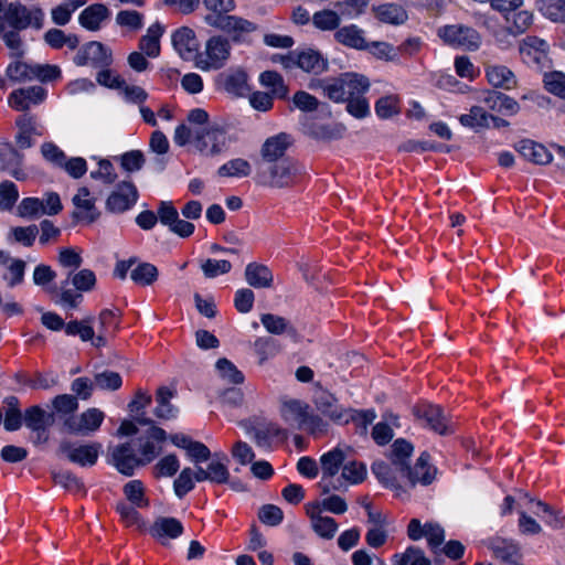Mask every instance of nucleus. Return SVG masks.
Here are the masks:
<instances>
[{
	"instance_id": "nucleus-54",
	"label": "nucleus",
	"mask_w": 565,
	"mask_h": 565,
	"mask_svg": "<svg viewBox=\"0 0 565 565\" xmlns=\"http://www.w3.org/2000/svg\"><path fill=\"white\" fill-rule=\"evenodd\" d=\"M8 262H10V264L7 267V274L3 278L10 288H14L18 285H21L24 280L26 263L20 258H10Z\"/></svg>"
},
{
	"instance_id": "nucleus-4",
	"label": "nucleus",
	"mask_w": 565,
	"mask_h": 565,
	"mask_svg": "<svg viewBox=\"0 0 565 565\" xmlns=\"http://www.w3.org/2000/svg\"><path fill=\"white\" fill-rule=\"evenodd\" d=\"M236 140L224 127L212 124L195 130L193 146L204 157H216L227 151Z\"/></svg>"
},
{
	"instance_id": "nucleus-36",
	"label": "nucleus",
	"mask_w": 565,
	"mask_h": 565,
	"mask_svg": "<svg viewBox=\"0 0 565 565\" xmlns=\"http://www.w3.org/2000/svg\"><path fill=\"white\" fill-rule=\"evenodd\" d=\"M109 15V11L104 4H92L84 9L79 14V23L83 28L89 31H97L100 29L102 22Z\"/></svg>"
},
{
	"instance_id": "nucleus-11",
	"label": "nucleus",
	"mask_w": 565,
	"mask_h": 565,
	"mask_svg": "<svg viewBox=\"0 0 565 565\" xmlns=\"http://www.w3.org/2000/svg\"><path fill=\"white\" fill-rule=\"evenodd\" d=\"M58 450L71 462L81 467H92L97 462L102 445L99 443L81 444L63 440Z\"/></svg>"
},
{
	"instance_id": "nucleus-62",
	"label": "nucleus",
	"mask_w": 565,
	"mask_h": 565,
	"mask_svg": "<svg viewBox=\"0 0 565 565\" xmlns=\"http://www.w3.org/2000/svg\"><path fill=\"white\" fill-rule=\"evenodd\" d=\"M201 269L206 278H215L231 271L232 264L226 259L209 258L201 264Z\"/></svg>"
},
{
	"instance_id": "nucleus-26",
	"label": "nucleus",
	"mask_w": 565,
	"mask_h": 565,
	"mask_svg": "<svg viewBox=\"0 0 565 565\" xmlns=\"http://www.w3.org/2000/svg\"><path fill=\"white\" fill-rule=\"evenodd\" d=\"M167 439L166 431L158 427V426H151L147 430V437L146 439L139 438V455L138 456L143 466L150 463L157 455L160 452V448H157L154 445V441L162 443Z\"/></svg>"
},
{
	"instance_id": "nucleus-30",
	"label": "nucleus",
	"mask_w": 565,
	"mask_h": 565,
	"mask_svg": "<svg viewBox=\"0 0 565 565\" xmlns=\"http://www.w3.org/2000/svg\"><path fill=\"white\" fill-rule=\"evenodd\" d=\"M516 151L526 160L536 164H547L552 161L551 152L541 143L524 139L515 145Z\"/></svg>"
},
{
	"instance_id": "nucleus-16",
	"label": "nucleus",
	"mask_w": 565,
	"mask_h": 565,
	"mask_svg": "<svg viewBox=\"0 0 565 565\" xmlns=\"http://www.w3.org/2000/svg\"><path fill=\"white\" fill-rule=\"evenodd\" d=\"M104 418L105 414L100 409L93 407L82 413L79 417L66 419L65 426L71 434L88 436L100 427Z\"/></svg>"
},
{
	"instance_id": "nucleus-23",
	"label": "nucleus",
	"mask_w": 565,
	"mask_h": 565,
	"mask_svg": "<svg viewBox=\"0 0 565 565\" xmlns=\"http://www.w3.org/2000/svg\"><path fill=\"white\" fill-rule=\"evenodd\" d=\"M306 513L310 520L311 529L321 539L331 540L338 531L337 521L319 511L318 505L306 504Z\"/></svg>"
},
{
	"instance_id": "nucleus-29",
	"label": "nucleus",
	"mask_w": 565,
	"mask_h": 565,
	"mask_svg": "<svg viewBox=\"0 0 565 565\" xmlns=\"http://www.w3.org/2000/svg\"><path fill=\"white\" fill-rule=\"evenodd\" d=\"M345 130V126L340 122H311L306 126V134L308 136L324 142L341 139L344 136Z\"/></svg>"
},
{
	"instance_id": "nucleus-41",
	"label": "nucleus",
	"mask_w": 565,
	"mask_h": 565,
	"mask_svg": "<svg viewBox=\"0 0 565 565\" xmlns=\"http://www.w3.org/2000/svg\"><path fill=\"white\" fill-rule=\"evenodd\" d=\"M392 565H431L425 552L417 546H408L403 553H395L391 558Z\"/></svg>"
},
{
	"instance_id": "nucleus-17",
	"label": "nucleus",
	"mask_w": 565,
	"mask_h": 565,
	"mask_svg": "<svg viewBox=\"0 0 565 565\" xmlns=\"http://www.w3.org/2000/svg\"><path fill=\"white\" fill-rule=\"evenodd\" d=\"M493 557L511 565H522L523 554L519 543L503 537H492L486 543Z\"/></svg>"
},
{
	"instance_id": "nucleus-1",
	"label": "nucleus",
	"mask_w": 565,
	"mask_h": 565,
	"mask_svg": "<svg viewBox=\"0 0 565 565\" xmlns=\"http://www.w3.org/2000/svg\"><path fill=\"white\" fill-rule=\"evenodd\" d=\"M309 88H320L326 97L334 103H347V110L355 118L370 114L367 99L364 97L370 88L367 77L356 73H344L339 77L315 79Z\"/></svg>"
},
{
	"instance_id": "nucleus-38",
	"label": "nucleus",
	"mask_w": 565,
	"mask_h": 565,
	"mask_svg": "<svg viewBox=\"0 0 565 565\" xmlns=\"http://www.w3.org/2000/svg\"><path fill=\"white\" fill-rule=\"evenodd\" d=\"M375 18L390 24H402L407 20L406 11L398 4L385 3L373 8Z\"/></svg>"
},
{
	"instance_id": "nucleus-27",
	"label": "nucleus",
	"mask_w": 565,
	"mask_h": 565,
	"mask_svg": "<svg viewBox=\"0 0 565 565\" xmlns=\"http://www.w3.org/2000/svg\"><path fill=\"white\" fill-rule=\"evenodd\" d=\"M328 60L316 50L307 49L296 54V66L307 73L322 74L328 70Z\"/></svg>"
},
{
	"instance_id": "nucleus-24",
	"label": "nucleus",
	"mask_w": 565,
	"mask_h": 565,
	"mask_svg": "<svg viewBox=\"0 0 565 565\" xmlns=\"http://www.w3.org/2000/svg\"><path fill=\"white\" fill-rule=\"evenodd\" d=\"M23 154H21L11 143L0 142V171L9 172L14 179L22 181L26 174L21 168Z\"/></svg>"
},
{
	"instance_id": "nucleus-35",
	"label": "nucleus",
	"mask_w": 565,
	"mask_h": 565,
	"mask_svg": "<svg viewBox=\"0 0 565 565\" xmlns=\"http://www.w3.org/2000/svg\"><path fill=\"white\" fill-rule=\"evenodd\" d=\"M547 44L536 36H526L520 44V54L525 63L539 64L544 57Z\"/></svg>"
},
{
	"instance_id": "nucleus-59",
	"label": "nucleus",
	"mask_w": 565,
	"mask_h": 565,
	"mask_svg": "<svg viewBox=\"0 0 565 565\" xmlns=\"http://www.w3.org/2000/svg\"><path fill=\"white\" fill-rule=\"evenodd\" d=\"M8 409L4 417V428L9 431H13L21 426V412L19 409V401L14 396H10L6 399Z\"/></svg>"
},
{
	"instance_id": "nucleus-51",
	"label": "nucleus",
	"mask_w": 565,
	"mask_h": 565,
	"mask_svg": "<svg viewBox=\"0 0 565 565\" xmlns=\"http://www.w3.org/2000/svg\"><path fill=\"white\" fill-rule=\"evenodd\" d=\"M39 235V227L36 225L15 226L9 232V239L21 244L25 247H31Z\"/></svg>"
},
{
	"instance_id": "nucleus-45",
	"label": "nucleus",
	"mask_w": 565,
	"mask_h": 565,
	"mask_svg": "<svg viewBox=\"0 0 565 565\" xmlns=\"http://www.w3.org/2000/svg\"><path fill=\"white\" fill-rule=\"evenodd\" d=\"M312 24L321 31H337L340 28V11L330 9L320 10L313 13Z\"/></svg>"
},
{
	"instance_id": "nucleus-21",
	"label": "nucleus",
	"mask_w": 565,
	"mask_h": 565,
	"mask_svg": "<svg viewBox=\"0 0 565 565\" xmlns=\"http://www.w3.org/2000/svg\"><path fill=\"white\" fill-rule=\"evenodd\" d=\"M73 204L75 207L73 217L78 221L93 223L100 215V212L95 205V199L90 195V192L86 186L78 189L77 193L73 198Z\"/></svg>"
},
{
	"instance_id": "nucleus-42",
	"label": "nucleus",
	"mask_w": 565,
	"mask_h": 565,
	"mask_svg": "<svg viewBox=\"0 0 565 565\" xmlns=\"http://www.w3.org/2000/svg\"><path fill=\"white\" fill-rule=\"evenodd\" d=\"M174 396V392L168 387H160L157 391L156 401L157 407L154 408V415L160 419H171L177 415V408L170 403Z\"/></svg>"
},
{
	"instance_id": "nucleus-22",
	"label": "nucleus",
	"mask_w": 565,
	"mask_h": 565,
	"mask_svg": "<svg viewBox=\"0 0 565 565\" xmlns=\"http://www.w3.org/2000/svg\"><path fill=\"white\" fill-rule=\"evenodd\" d=\"M172 44L183 60H195L199 54V42L192 29L182 26L173 32Z\"/></svg>"
},
{
	"instance_id": "nucleus-15",
	"label": "nucleus",
	"mask_w": 565,
	"mask_h": 565,
	"mask_svg": "<svg viewBox=\"0 0 565 565\" xmlns=\"http://www.w3.org/2000/svg\"><path fill=\"white\" fill-rule=\"evenodd\" d=\"M217 86L225 93L242 97L249 92L248 74L242 67L230 68L217 76Z\"/></svg>"
},
{
	"instance_id": "nucleus-32",
	"label": "nucleus",
	"mask_w": 565,
	"mask_h": 565,
	"mask_svg": "<svg viewBox=\"0 0 565 565\" xmlns=\"http://www.w3.org/2000/svg\"><path fill=\"white\" fill-rule=\"evenodd\" d=\"M334 40L348 47L363 50L367 46L364 31L355 24L344 25L334 32Z\"/></svg>"
},
{
	"instance_id": "nucleus-12",
	"label": "nucleus",
	"mask_w": 565,
	"mask_h": 565,
	"mask_svg": "<svg viewBox=\"0 0 565 565\" xmlns=\"http://www.w3.org/2000/svg\"><path fill=\"white\" fill-rule=\"evenodd\" d=\"M46 97L47 90L40 85H34L12 90L8 96V105L25 114L30 113L32 107L43 104Z\"/></svg>"
},
{
	"instance_id": "nucleus-46",
	"label": "nucleus",
	"mask_w": 565,
	"mask_h": 565,
	"mask_svg": "<svg viewBox=\"0 0 565 565\" xmlns=\"http://www.w3.org/2000/svg\"><path fill=\"white\" fill-rule=\"evenodd\" d=\"M252 172L250 163L243 158H235L222 164L217 173L226 178H245Z\"/></svg>"
},
{
	"instance_id": "nucleus-2",
	"label": "nucleus",
	"mask_w": 565,
	"mask_h": 565,
	"mask_svg": "<svg viewBox=\"0 0 565 565\" xmlns=\"http://www.w3.org/2000/svg\"><path fill=\"white\" fill-rule=\"evenodd\" d=\"M412 454V444L405 439H396L391 447L388 457L395 469L399 471L402 476L406 477L413 487L417 483L424 486L431 483L435 478L436 470L428 463L429 455L423 452L418 457L415 466L411 468L407 465V460L411 458Z\"/></svg>"
},
{
	"instance_id": "nucleus-5",
	"label": "nucleus",
	"mask_w": 565,
	"mask_h": 565,
	"mask_svg": "<svg viewBox=\"0 0 565 565\" xmlns=\"http://www.w3.org/2000/svg\"><path fill=\"white\" fill-rule=\"evenodd\" d=\"M300 174V168L288 158L268 166L257 164L258 182L271 188L290 186L299 180Z\"/></svg>"
},
{
	"instance_id": "nucleus-7",
	"label": "nucleus",
	"mask_w": 565,
	"mask_h": 565,
	"mask_svg": "<svg viewBox=\"0 0 565 565\" xmlns=\"http://www.w3.org/2000/svg\"><path fill=\"white\" fill-rule=\"evenodd\" d=\"M231 56V43L223 35L211 36L204 52L198 54L196 66L203 71L218 70L225 65Z\"/></svg>"
},
{
	"instance_id": "nucleus-14",
	"label": "nucleus",
	"mask_w": 565,
	"mask_h": 565,
	"mask_svg": "<svg viewBox=\"0 0 565 565\" xmlns=\"http://www.w3.org/2000/svg\"><path fill=\"white\" fill-rule=\"evenodd\" d=\"M139 198L137 188L130 181H122L106 200V210L110 213L120 214L130 210Z\"/></svg>"
},
{
	"instance_id": "nucleus-3",
	"label": "nucleus",
	"mask_w": 565,
	"mask_h": 565,
	"mask_svg": "<svg viewBox=\"0 0 565 565\" xmlns=\"http://www.w3.org/2000/svg\"><path fill=\"white\" fill-rule=\"evenodd\" d=\"M280 416L289 426L306 431L316 438L324 435L328 430L327 422L312 413L310 405L300 399H281Z\"/></svg>"
},
{
	"instance_id": "nucleus-34",
	"label": "nucleus",
	"mask_w": 565,
	"mask_h": 565,
	"mask_svg": "<svg viewBox=\"0 0 565 565\" xmlns=\"http://www.w3.org/2000/svg\"><path fill=\"white\" fill-rule=\"evenodd\" d=\"M484 102L491 110L503 115H515L520 110V105L515 99L500 92H488Z\"/></svg>"
},
{
	"instance_id": "nucleus-48",
	"label": "nucleus",
	"mask_w": 565,
	"mask_h": 565,
	"mask_svg": "<svg viewBox=\"0 0 565 565\" xmlns=\"http://www.w3.org/2000/svg\"><path fill=\"white\" fill-rule=\"evenodd\" d=\"M461 125L476 131L490 127V114L480 106H472L469 114L461 115Z\"/></svg>"
},
{
	"instance_id": "nucleus-50",
	"label": "nucleus",
	"mask_w": 565,
	"mask_h": 565,
	"mask_svg": "<svg viewBox=\"0 0 565 565\" xmlns=\"http://www.w3.org/2000/svg\"><path fill=\"white\" fill-rule=\"evenodd\" d=\"M95 387L102 391H117L122 385V377L118 372L104 370L94 375Z\"/></svg>"
},
{
	"instance_id": "nucleus-18",
	"label": "nucleus",
	"mask_w": 565,
	"mask_h": 565,
	"mask_svg": "<svg viewBox=\"0 0 565 565\" xmlns=\"http://www.w3.org/2000/svg\"><path fill=\"white\" fill-rule=\"evenodd\" d=\"M113 57L111 52L100 42H89L78 50L74 56V63L77 66L93 64L95 66H109Z\"/></svg>"
},
{
	"instance_id": "nucleus-39",
	"label": "nucleus",
	"mask_w": 565,
	"mask_h": 565,
	"mask_svg": "<svg viewBox=\"0 0 565 565\" xmlns=\"http://www.w3.org/2000/svg\"><path fill=\"white\" fill-rule=\"evenodd\" d=\"M537 11L554 23H565V0H536Z\"/></svg>"
},
{
	"instance_id": "nucleus-19",
	"label": "nucleus",
	"mask_w": 565,
	"mask_h": 565,
	"mask_svg": "<svg viewBox=\"0 0 565 565\" xmlns=\"http://www.w3.org/2000/svg\"><path fill=\"white\" fill-rule=\"evenodd\" d=\"M111 462L116 469L125 475L132 476L135 470L143 466L141 459L135 454L132 445L130 443H124L113 448Z\"/></svg>"
},
{
	"instance_id": "nucleus-47",
	"label": "nucleus",
	"mask_w": 565,
	"mask_h": 565,
	"mask_svg": "<svg viewBox=\"0 0 565 565\" xmlns=\"http://www.w3.org/2000/svg\"><path fill=\"white\" fill-rule=\"evenodd\" d=\"M159 276L158 268L150 263H139L130 270V278L139 286H150L157 281Z\"/></svg>"
},
{
	"instance_id": "nucleus-49",
	"label": "nucleus",
	"mask_w": 565,
	"mask_h": 565,
	"mask_svg": "<svg viewBox=\"0 0 565 565\" xmlns=\"http://www.w3.org/2000/svg\"><path fill=\"white\" fill-rule=\"evenodd\" d=\"M535 507L536 510H533V512L541 516L548 526L555 530L563 527L565 516L561 511L554 510L551 505L540 500L535 502Z\"/></svg>"
},
{
	"instance_id": "nucleus-9",
	"label": "nucleus",
	"mask_w": 565,
	"mask_h": 565,
	"mask_svg": "<svg viewBox=\"0 0 565 565\" xmlns=\"http://www.w3.org/2000/svg\"><path fill=\"white\" fill-rule=\"evenodd\" d=\"M407 536L412 541L425 537L430 552L438 557L440 556V546L445 543L446 533L443 526L436 522L422 524L418 519H412L407 525Z\"/></svg>"
},
{
	"instance_id": "nucleus-6",
	"label": "nucleus",
	"mask_w": 565,
	"mask_h": 565,
	"mask_svg": "<svg viewBox=\"0 0 565 565\" xmlns=\"http://www.w3.org/2000/svg\"><path fill=\"white\" fill-rule=\"evenodd\" d=\"M4 20L15 31L26 30L28 28L42 29L44 12L40 7H26L14 1L8 3L3 11V18H0V31H3Z\"/></svg>"
},
{
	"instance_id": "nucleus-40",
	"label": "nucleus",
	"mask_w": 565,
	"mask_h": 565,
	"mask_svg": "<svg viewBox=\"0 0 565 565\" xmlns=\"http://www.w3.org/2000/svg\"><path fill=\"white\" fill-rule=\"evenodd\" d=\"M163 28L159 23L152 24L147 34L139 41V49L149 57H157L160 54V38Z\"/></svg>"
},
{
	"instance_id": "nucleus-55",
	"label": "nucleus",
	"mask_w": 565,
	"mask_h": 565,
	"mask_svg": "<svg viewBox=\"0 0 565 565\" xmlns=\"http://www.w3.org/2000/svg\"><path fill=\"white\" fill-rule=\"evenodd\" d=\"M18 199V186L12 181H2L0 183V211H11Z\"/></svg>"
},
{
	"instance_id": "nucleus-58",
	"label": "nucleus",
	"mask_w": 565,
	"mask_h": 565,
	"mask_svg": "<svg viewBox=\"0 0 565 565\" xmlns=\"http://www.w3.org/2000/svg\"><path fill=\"white\" fill-rule=\"evenodd\" d=\"M216 369L222 379L233 384H242L244 374L227 359L222 358L216 362Z\"/></svg>"
},
{
	"instance_id": "nucleus-61",
	"label": "nucleus",
	"mask_w": 565,
	"mask_h": 565,
	"mask_svg": "<svg viewBox=\"0 0 565 565\" xmlns=\"http://www.w3.org/2000/svg\"><path fill=\"white\" fill-rule=\"evenodd\" d=\"M180 468L179 460L175 455H168L161 458L153 467V476L156 478L172 477Z\"/></svg>"
},
{
	"instance_id": "nucleus-63",
	"label": "nucleus",
	"mask_w": 565,
	"mask_h": 565,
	"mask_svg": "<svg viewBox=\"0 0 565 565\" xmlns=\"http://www.w3.org/2000/svg\"><path fill=\"white\" fill-rule=\"evenodd\" d=\"M126 498L135 505L142 508L148 505L145 499V488L140 480H131L124 487Z\"/></svg>"
},
{
	"instance_id": "nucleus-31",
	"label": "nucleus",
	"mask_w": 565,
	"mask_h": 565,
	"mask_svg": "<svg viewBox=\"0 0 565 565\" xmlns=\"http://www.w3.org/2000/svg\"><path fill=\"white\" fill-rule=\"evenodd\" d=\"M486 76L489 84L495 88L510 90L516 86L514 73L504 65H487Z\"/></svg>"
},
{
	"instance_id": "nucleus-53",
	"label": "nucleus",
	"mask_w": 565,
	"mask_h": 565,
	"mask_svg": "<svg viewBox=\"0 0 565 565\" xmlns=\"http://www.w3.org/2000/svg\"><path fill=\"white\" fill-rule=\"evenodd\" d=\"M93 319L87 318L81 321L73 320L65 324V333L67 335H78L82 341L93 340L94 329H93Z\"/></svg>"
},
{
	"instance_id": "nucleus-20",
	"label": "nucleus",
	"mask_w": 565,
	"mask_h": 565,
	"mask_svg": "<svg viewBox=\"0 0 565 565\" xmlns=\"http://www.w3.org/2000/svg\"><path fill=\"white\" fill-rule=\"evenodd\" d=\"M313 403L318 412L334 423L342 424L350 420V413L339 405L337 398L329 392H317Z\"/></svg>"
},
{
	"instance_id": "nucleus-37",
	"label": "nucleus",
	"mask_w": 565,
	"mask_h": 565,
	"mask_svg": "<svg viewBox=\"0 0 565 565\" xmlns=\"http://www.w3.org/2000/svg\"><path fill=\"white\" fill-rule=\"evenodd\" d=\"M259 83L263 87L269 89L268 93L276 98H287L289 88L279 73L275 71H265L259 75Z\"/></svg>"
},
{
	"instance_id": "nucleus-57",
	"label": "nucleus",
	"mask_w": 565,
	"mask_h": 565,
	"mask_svg": "<svg viewBox=\"0 0 565 565\" xmlns=\"http://www.w3.org/2000/svg\"><path fill=\"white\" fill-rule=\"evenodd\" d=\"M375 113L380 118L387 119L399 113V99L395 95L381 97L375 103Z\"/></svg>"
},
{
	"instance_id": "nucleus-44",
	"label": "nucleus",
	"mask_w": 565,
	"mask_h": 565,
	"mask_svg": "<svg viewBox=\"0 0 565 565\" xmlns=\"http://www.w3.org/2000/svg\"><path fill=\"white\" fill-rule=\"evenodd\" d=\"M7 77L14 83L34 81V64L21 60L11 62L6 70Z\"/></svg>"
},
{
	"instance_id": "nucleus-56",
	"label": "nucleus",
	"mask_w": 565,
	"mask_h": 565,
	"mask_svg": "<svg viewBox=\"0 0 565 565\" xmlns=\"http://www.w3.org/2000/svg\"><path fill=\"white\" fill-rule=\"evenodd\" d=\"M254 350L259 358V364H264L268 359L279 352V345L277 341L271 338H258L254 342Z\"/></svg>"
},
{
	"instance_id": "nucleus-28",
	"label": "nucleus",
	"mask_w": 565,
	"mask_h": 565,
	"mask_svg": "<svg viewBox=\"0 0 565 565\" xmlns=\"http://www.w3.org/2000/svg\"><path fill=\"white\" fill-rule=\"evenodd\" d=\"M182 533V523L174 518H158L150 527V534L163 545L167 540L177 539Z\"/></svg>"
},
{
	"instance_id": "nucleus-8",
	"label": "nucleus",
	"mask_w": 565,
	"mask_h": 565,
	"mask_svg": "<svg viewBox=\"0 0 565 565\" xmlns=\"http://www.w3.org/2000/svg\"><path fill=\"white\" fill-rule=\"evenodd\" d=\"M204 21L207 25L230 34L235 43L248 42L249 34L257 29L254 22L237 15H205Z\"/></svg>"
},
{
	"instance_id": "nucleus-25",
	"label": "nucleus",
	"mask_w": 565,
	"mask_h": 565,
	"mask_svg": "<svg viewBox=\"0 0 565 565\" xmlns=\"http://www.w3.org/2000/svg\"><path fill=\"white\" fill-rule=\"evenodd\" d=\"M289 146V136L287 134H278L265 140L260 149V161L257 164L273 163L280 161Z\"/></svg>"
},
{
	"instance_id": "nucleus-33",
	"label": "nucleus",
	"mask_w": 565,
	"mask_h": 565,
	"mask_svg": "<svg viewBox=\"0 0 565 565\" xmlns=\"http://www.w3.org/2000/svg\"><path fill=\"white\" fill-rule=\"evenodd\" d=\"M245 279L254 288H270L274 276L271 270L258 263H250L245 268Z\"/></svg>"
},
{
	"instance_id": "nucleus-13",
	"label": "nucleus",
	"mask_w": 565,
	"mask_h": 565,
	"mask_svg": "<svg viewBox=\"0 0 565 565\" xmlns=\"http://www.w3.org/2000/svg\"><path fill=\"white\" fill-rule=\"evenodd\" d=\"M416 419L423 425L429 427L439 435H447L454 431L449 426L448 418L444 411L431 404H419L413 409Z\"/></svg>"
},
{
	"instance_id": "nucleus-43",
	"label": "nucleus",
	"mask_w": 565,
	"mask_h": 565,
	"mask_svg": "<svg viewBox=\"0 0 565 565\" xmlns=\"http://www.w3.org/2000/svg\"><path fill=\"white\" fill-rule=\"evenodd\" d=\"M260 322L267 332L276 335H280L284 333L295 334L296 329L290 323L289 320L281 316L273 315V313H263L260 316Z\"/></svg>"
},
{
	"instance_id": "nucleus-64",
	"label": "nucleus",
	"mask_w": 565,
	"mask_h": 565,
	"mask_svg": "<svg viewBox=\"0 0 565 565\" xmlns=\"http://www.w3.org/2000/svg\"><path fill=\"white\" fill-rule=\"evenodd\" d=\"M125 102L135 104L140 107L148 99V93L140 86L130 85L126 82L119 89Z\"/></svg>"
},
{
	"instance_id": "nucleus-60",
	"label": "nucleus",
	"mask_w": 565,
	"mask_h": 565,
	"mask_svg": "<svg viewBox=\"0 0 565 565\" xmlns=\"http://www.w3.org/2000/svg\"><path fill=\"white\" fill-rule=\"evenodd\" d=\"M543 82L548 93L565 99V74L561 72L545 74Z\"/></svg>"
},
{
	"instance_id": "nucleus-52",
	"label": "nucleus",
	"mask_w": 565,
	"mask_h": 565,
	"mask_svg": "<svg viewBox=\"0 0 565 565\" xmlns=\"http://www.w3.org/2000/svg\"><path fill=\"white\" fill-rule=\"evenodd\" d=\"M308 505H318L319 511H328L333 514H343L348 511L345 500L338 494H330L322 500L307 503Z\"/></svg>"
},
{
	"instance_id": "nucleus-10",
	"label": "nucleus",
	"mask_w": 565,
	"mask_h": 565,
	"mask_svg": "<svg viewBox=\"0 0 565 565\" xmlns=\"http://www.w3.org/2000/svg\"><path fill=\"white\" fill-rule=\"evenodd\" d=\"M343 461L344 454L338 448L321 456L322 477L318 483L321 494H329L331 491L341 490L344 487V482L340 478L334 479Z\"/></svg>"
}]
</instances>
